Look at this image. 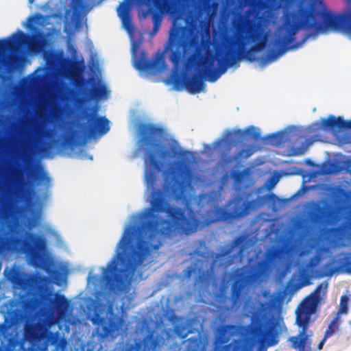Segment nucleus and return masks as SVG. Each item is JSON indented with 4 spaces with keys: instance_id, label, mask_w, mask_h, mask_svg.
Wrapping results in <instances>:
<instances>
[{
    "instance_id": "obj_1",
    "label": "nucleus",
    "mask_w": 351,
    "mask_h": 351,
    "mask_svg": "<svg viewBox=\"0 0 351 351\" xmlns=\"http://www.w3.org/2000/svg\"><path fill=\"white\" fill-rule=\"evenodd\" d=\"M139 143L146 152L145 181L147 189H153L151 207L143 212L141 217L149 219L141 222L134 240L132 239L135 234L133 227L125 231L108 263H143L153 252L160 248L162 239L171 237L176 232L186 235L191 234L197 230L202 223L196 217L195 210L189 204L185 206L188 213L186 216L184 209L169 204L165 191L154 189L156 173L160 171L162 167V162L157 158L156 153L159 152L162 158L180 157L183 160L176 162V169L171 171L173 176L168 188L177 199L183 197L190 179L189 166L184 161L188 158L189 152L182 150L177 146L172 147L169 152L160 150V138L165 134V130L161 126L142 123L139 126Z\"/></svg>"
},
{
    "instance_id": "obj_2",
    "label": "nucleus",
    "mask_w": 351,
    "mask_h": 351,
    "mask_svg": "<svg viewBox=\"0 0 351 351\" xmlns=\"http://www.w3.org/2000/svg\"><path fill=\"white\" fill-rule=\"evenodd\" d=\"M219 38V40H215V53L207 54L199 60L198 65L202 67L199 74L177 77L176 84L182 85L191 94L199 93L206 86L201 77L215 82L238 62L243 48L248 44L254 43L248 49V53L261 51L266 45L261 24L242 14L232 18L230 34L229 29L226 28L221 32Z\"/></svg>"
},
{
    "instance_id": "obj_3",
    "label": "nucleus",
    "mask_w": 351,
    "mask_h": 351,
    "mask_svg": "<svg viewBox=\"0 0 351 351\" xmlns=\"http://www.w3.org/2000/svg\"><path fill=\"white\" fill-rule=\"evenodd\" d=\"M348 11L339 15L314 7L300 8L298 14L286 19L274 42V48L267 55V59L274 61L283 54L295 40V35L300 29L315 35L332 30L351 36V0H348Z\"/></svg>"
},
{
    "instance_id": "obj_4",
    "label": "nucleus",
    "mask_w": 351,
    "mask_h": 351,
    "mask_svg": "<svg viewBox=\"0 0 351 351\" xmlns=\"http://www.w3.org/2000/svg\"><path fill=\"white\" fill-rule=\"evenodd\" d=\"M147 265H107L101 278L102 289L106 292L99 291L96 299L90 300L88 305V311L93 312L92 322L97 326V332L106 337L118 330L121 318L114 313V304L110 295L128 291L131 280L128 269H136Z\"/></svg>"
},
{
    "instance_id": "obj_5",
    "label": "nucleus",
    "mask_w": 351,
    "mask_h": 351,
    "mask_svg": "<svg viewBox=\"0 0 351 351\" xmlns=\"http://www.w3.org/2000/svg\"><path fill=\"white\" fill-rule=\"evenodd\" d=\"M328 282H322L299 305L295 311V323L300 328L298 334L288 339L291 347L298 351H313L311 348L313 332L308 330L311 315L316 311L326 295Z\"/></svg>"
},
{
    "instance_id": "obj_6",
    "label": "nucleus",
    "mask_w": 351,
    "mask_h": 351,
    "mask_svg": "<svg viewBox=\"0 0 351 351\" xmlns=\"http://www.w3.org/2000/svg\"><path fill=\"white\" fill-rule=\"evenodd\" d=\"M25 255L27 263H64L46 260L47 241L44 236L26 232L25 238L0 233V255L7 252Z\"/></svg>"
},
{
    "instance_id": "obj_7",
    "label": "nucleus",
    "mask_w": 351,
    "mask_h": 351,
    "mask_svg": "<svg viewBox=\"0 0 351 351\" xmlns=\"http://www.w3.org/2000/svg\"><path fill=\"white\" fill-rule=\"evenodd\" d=\"M253 244L247 234L236 237L231 243L219 246L217 252L208 249L204 241H199L196 248L190 254L192 263H235V259H242L246 255V250Z\"/></svg>"
},
{
    "instance_id": "obj_8",
    "label": "nucleus",
    "mask_w": 351,
    "mask_h": 351,
    "mask_svg": "<svg viewBox=\"0 0 351 351\" xmlns=\"http://www.w3.org/2000/svg\"><path fill=\"white\" fill-rule=\"evenodd\" d=\"M280 265H243L245 267L256 268L261 273L263 269L279 266ZM287 269L291 267H300L288 282L287 287L291 291H296L300 289L310 285L313 280L324 277H330L339 272L351 274V265H337V267H329L332 265H281Z\"/></svg>"
},
{
    "instance_id": "obj_9",
    "label": "nucleus",
    "mask_w": 351,
    "mask_h": 351,
    "mask_svg": "<svg viewBox=\"0 0 351 351\" xmlns=\"http://www.w3.org/2000/svg\"><path fill=\"white\" fill-rule=\"evenodd\" d=\"M29 21L27 28L32 34H27L18 30L10 37L0 40V53L13 51L16 45H24L33 53H38L43 50L47 43L46 35L34 25L35 18L30 17Z\"/></svg>"
},
{
    "instance_id": "obj_10",
    "label": "nucleus",
    "mask_w": 351,
    "mask_h": 351,
    "mask_svg": "<svg viewBox=\"0 0 351 351\" xmlns=\"http://www.w3.org/2000/svg\"><path fill=\"white\" fill-rule=\"evenodd\" d=\"M230 204L232 205L231 211H228L219 206L207 210L205 213L204 226L219 221H230L241 219L249 214L255 206V202L244 200L242 197L237 196L230 202H229Z\"/></svg>"
},
{
    "instance_id": "obj_11",
    "label": "nucleus",
    "mask_w": 351,
    "mask_h": 351,
    "mask_svg": "<svg viewBox=\"0 0 351 351\" xmlns=\"http://www.w3.org/2000/svg\"><path fill=\"white\" fill-rule=\"evenodd\" d=\"M188 46L189 35L186 27L178 25L174 20L169 32L166 50L169 49L171 51L169 60L173 63V69L176 71L181 68L183 55Z\"/></svg>"
},
{
    "instance_id": "obj_12",
    "label": "nucleus",
    "mask_w": 351,
    "mask_h": 351,
    "mask_svg": "<svg viewBox=\"0 0 351 351\" xmlns=\"http://www.w3.org/2000/svg\"><path fill=\"white\" fill-rule=\"evenodd\" d=\"M140 5L149 8L154 24L161 25L162 15L176 14L184 6L186 0H136Z\"/></svg>"
},
{
    "instance_id": "obj_13",
    "label": "nucleus",
    "mask_w": 351,
    "mask_h": 351,
    "mask_svg": "<svg viewBox=\"0 0 351 351\" xmlns=\"http://www.w3.org/2000/svg\"><path fill=\"white\" fill-rule=\"evenodd\" d=\"M98 106H94L83 112L86 119V133L90 137L103 136L110 130V122L105 117H98Z\"/></svg>"
},
{
    "instance_id": "obj_14",
    "label": "nucleus",
    "mask_w": 351,
    "mask_h": 351,
    "mask_svg": "<svg viewBox=\"0 0 351 351\" xmlns=\"http://www.w3.org/2000/svg\"><path fill=\"white\" fill-rule=\"evenodd\" d=\"M268 311V304L266 303H261V310L255 316L256 330L258 335L263 340L267 339L276 334L274 328L276 322L275 321L271 322V319L267 320V323L271 324V326L269 328H265V322L267 319Z\"/></svg>"
},
{
    "instance_id": "obj_15",
    "label": "nucleus",
    "mask_w": 351,
    "mask_h": 351,
    "mask_svg": "<svg viewBox=\"0 0 351 351\" xmlns=\"http://www.w3.org/2000/svg\"><path fill=\"white\" fill-rule=\"evenodd\" d=\"M43 306L45 308L63 313L69 306V302L64 295L55 293L48 294L43 297Z\"/></svg>"
},
{
    "instance_id": "obj_16",
    "label": "nucleus",
    "mask_w": 351,
    "mask_h": 351,
    "mask_svg": "<svg viewBox=\"0 0 351 351\" xmlns=\"http://www.w3.org/2000/svg\"><path fill=\"white\" fill-rule=\"evenodd\" d=\"M132 3V0H123L117 8V15L123 27L130 34H132L134 29L130 14Z\"/></svg>"
},
{
    "instance_id": "obj_17",
    "label": "nucleus",
    "mask_w": 351,
    "mask_h": 351,
    "mask_svg": "<svg viewBox=\"0 0 351 351\" xmlns=\"http://www.w3.org/2000/svg\"><path fill=\"white\" fill-rule=\"evenodd\" d=\"M24 337L32 345H38L47 338V332L35 324H27L24 328Z\"/></svg>"
},
{
    "instance_id": "obj_18",
    "label": "nucleus",
    "mask_w": 351,
    "mask_h": 351,
    "mask_svg": "<svg viewBox=\"0 0 351 351\" xmlns=\"http://www.w3.org/2000/svg\"><path fill=\"white\" fill-rule=\"evenodd\" d=\"M134 66L141 71L158 72L165 68V63L162 57H159L156 60H147L141 57L135 61Z\"/></svg>"
},
{
    "instance_id": "obj_19",
    "label": "nucleus",
    "mask_w": 351,
    "mask_h": 351,
    "mask_svg": "<svg viewBox=\"0 0 351 351\" xmlns=\"http://www.w3.org/2000/svg\"><path fill=\"white\" fill-rule=\"evenodd\" d=\"M251 277L244 273H239L237 275L236 279L232 284L231 291V298L233 304L240 300L243 290L250 283Z\"/></svg>"
},
{
    "instance_id": "obj_20",
    "label": "nucleus",
    "mask_w": 351,
    "mask_h": 351,
    "mask_svg": "<svg viewBox=\"0 0 351 351\" xmlns=\"http://www.w3.org/2000/svg\"><path fill=\"white\" fill-rule=\"evenodd\" d=\"M321 124L324 130L351 129V120L346 121L343 117H335L333 115H330L328 118L322 119Z\"/></svg>"
},
{
    "instance_id": "obj_21",
    "label": "nucleus",
    "mask_w": 351,
    "mask_h": 351,
    "mask_svg": "<svg viewBox=\"0 0 351 351\" xmlns=\"http://www.w3.org/2000/svg\"><path fill=\"white\" fill-rule=\"evenodd\" d=\"M322 230L324 232L323 240L330 245L335 244L339 241L343 234V230L339 227L324 228Z\"/></svg>"
},
{
    "instance_id": "obj_22",
    "label": "nucleus",
    "mask_w": 351,
    "mask_h": 351,
    "mask_svg": "<svg viewBox=\"0 0 351 351\" xmlns=\"http://www.w3.org/2000/svg\"><path fill=\"white\" fill-rule=\"evenodd\" d=\"M82 139V136L79 130L71 125L69 126L66 133L64 136V144L67 147H72L77 145Z\"/></svg>"
},
{
    "instance_id": "obj_23",
    "label": "nucleus",
    "mask_w": 351,
    "mask_h": 351,
    "mask_svg": "<svg viewBox=\"0 0 351 351\" xmlns=\"http://www.w3.org/2000/svg\"><path fill=\"white\" fill-rule=\"evenodd\" d=\"M106 94V88L104 85H95L89 90L87 97L88 99H95L101 98Z\"/></svg>"
},
{
    "instance_id": "obj_24",
    "label": "nucleus",
    "mask_w": 351,
    "mask_h": 351,
    "mask_svg": "<svg viewBox=\"0 0 351 351\" xmlns=\"http://www.w3.org/2000/svg\"><path fill=\"white\" fill-rule=\"evenodd\" d=\"M253 154V151L250 148L241 149L234 156H228L223 158L226 164H230L233 161H236L241 158H247Z\"/></svg>"
},
{
    "instance_id": "obj_25",
    "label": "nucleus",
    "mask_w": 351,
    "mask_h": 351,
    "mask_svg": "<svg viewBox=\"0 0 351 351\" xmlns=\"http://www.w3.org/2000/svg\"><path fill=\"white\" fill-rule=\"evenodd\" d=\"M250 173V169L247 168L243 171L233 170L231 172V176L233 179L234 185L240 186L245 178Z\"/></svg>"
},
{
    "instance_id": "obj_26",
    "label": "nucleus",
    "mask_w": 351,
    "mask_h": 351,
    "mask_svg": "<svg viewBox=\"0 0 351 351\" xmlns=\"http://www.w3.org/2000/svg\"><path fill=\"white\" fill-rule=\"evenodd\" d=\"M329 213L324 208H319L313 216V221L318 225H324L328 221Z\"/></svg>"
},
{
    "instance_id": "obj_27",
    "label": "nucleus",
    "mask_w": 351,
    "mask_h": 351,
    "mask_svg": "<svg viewBox=\"0 0 351 351\" xmlns=\"http://www.w3.org/2000/svg\"><path fill=\"white\" fill-rule=\"evenodd\" d=\"M33 133L35 138L40 141L42 138L49 137L51 134V130L45 128L41 124H36L33 128Z\"/></svg>"
},
{
    "instance_id": "obj_28",
    "label": "nucleus",
    "mask_w": 351,
    "mask_h": 351,
    "mask_svg": "<svg viewBox=\"0 0 351 351\" xmlns=\"http://www.w3.org/2000/svg\"><path fill=\"white\" fill-rule=\"evenodd\" d=\"M235 133L240 137L247 136L255 141L259 140L261 138V133L256 131V128L254 126H250L245 131L242 130H237Z\"/></svg>"
},
{
    "instance_id": "obj_29",
    "label": "nucleus",
    "mask_w": 351,
    "mask_h": 351,
    "mask_svg": "<svg viewBox=\"0 0 351 351\" xmlns=\"http://www.w3.org/2000/svg\"><path fill=\"white\" fill-rule=\"evenodd\" d=\"M338 321H339V317L337 316L330 323V324L324 334L325 339H328V337H331L333 334H335V332H337L339 330V327Z\"/></svg>"
},
{
    "instance_id": "obj_30",
    "label": "nucleus",
    "mask_w": 351,
    "mask_h": 351,
    "mask_svg": "<svg viewBox=\"0 0 351 351\" xmlns=\"http://www.w3.org/2000/svg\"><path fill=\"white\" fill-rule=\"evenodd\" d=\"M313 143V141L311 139H308L301 147H295L293 149V154L295 156H300L304 154L308 147L311 146Z\"/></svg>"
},
{
    "instance_id": "obj_31",
    "label": "nucleus",
    "mask_w": 351,
    "mask_h": 351,
    "mask_svg": "<svg viewBox=\"0 0 351 351\" xmlns=\"http://www.w3.org/2000/svg\"><path fill=\"white\" fill-rule=\"evenodd\" d=\"M284 134L283 132L271 134L267 136V138L272 144L279 145L283 142Z\"/></svg>"
},
{
    "instance_id": "obj_32",
    "label": "nucleus",
    "mask_w": 351,
    "mask_h": 351,
    "mask_svg": "<svg viewBox=\"0 0 351 351\" xmlns=\"http://www.w3.org/2000/svg\"><path fill=\"white\" fill-rule=\"evenodd\" d=\"M221 351H248L247 349L244 347L240 343H237L234 345L228 343L223 346Z\"/></svg>"
},
{
    "instance_id": "obj_33",
    "label": "nucleus",
    "mask_w": 351,
    "mask_h": 351,
    "mask_svg": "<svg viewBox=\"0 0 351 351\" xmlns=\"http://www.w3.org/2000/svg\"><path fill=\"white\" fill-rule=\"evenodd\" d=\"M247 263H252V259H250ZM254 263H264V264H266V263H276V262H273L271 261H257V262H255ZM282 263H304V262H300V261H286V262H283ZM306 263H319V261H315L314 259H311V261H308Z\"/></svg>"
},
{
    "instance_id": "obj_34",
    "label": "nucleus",
    "mask_w": 351,
    "mask_h": 351,
    "mask_svg": "<svg viewBox=\"0 0 351 351\" xmlns=\"http://www.w3.org/2000/svg\"><path fill=\"white\" fill-rule=\"evenodd\" d=\"M229 330L230 326H227L221 330L220 332V337L218 339L219 343H226L229 341V336H226V333L229 332Z\"/></svg>"
},
{
    "instance_id": "obj_35",
    "label": "nucleus",
    "mask_w": 351,
    "mask_h": 351,
    "mask_svg": "<svg viewBox=\"0 0 351 351\" xmlns=\"http://www.w3.org/2000/svg\"><path fill=\"white\" fill-rule=\"evenodd\" d=\"M254 52H249L248 49H246V47L243 48V52L242 54L239 56L238 58V61H239L241 59L243 58L247 60H250L251 62L254 61L256 60V58L254 55Z\"/></svg>"
},
{
    "instance_id": "obj_36",
    "label": "nucleus",
    "mask_w": 351,
    "mask_h": 351,
    "mask_svg": "<svg viewBox=\"0 0 351 351\" xmlns=\"http://www.w3.org/2000/svg\"><path fill=\"white\" fill-rule=\"evenodd\" d=\"M39 302L40 300L38 298H32L27 300L25 303L24 306L27 309L33 310L38 305Z\"/></svg>"
},
{
    "instance_id": "obj_37",
    "label": "nucleus",
    "mask_w": 351,
    "mask_h": 351,
    "mask_svg": "<svg viewBox=\"0 0 351 351\" xmlns=\"http://www.w3.org/2000/svg\"><path fill=\"white\" fill-rule=\"evenodd\" d=\"M348 311V298L343 295L341 298L340 309L339 313H346Z\"/></svg>"
},
{
    "instance_id": "obj_38",
    "label": "nucleus",
    "mask_w": 351,
    "mask_h": 351,
    "mask_svg": "<svg viewBox=\"0 0 351 351\" xmlns=\"http://www.w3.org/2000/svg\"><path fill=\"white\" fill-rule=\"evenodd\" d=\"M35 269H50L53 267H62L68 265H30Z\"/></svg>"
},
{
    "instance_id": "obj_39",
    "label": "nucleus",
    "mask_w": 351,
    "mask_h": 351,
    "mask_svg": "<svg viewBox=\"0 0 351 351\" xmlns=\"http://www.w3.org/2000/svg\"><path fill=\"white\" fill-rule=\"evenodd\" d=\"M35 178L40 182H44L47 184L50 182V178L45 173L36 174Z\"/></svg>"
},
{
    "instance_id": "obj_40",
    "label": "nucleus",
    "mask_w": 351,
    "mask_h": 351,
    "mask_svg": "<svg viewBox=\"0 0 351 351\" xmlns=\"http://www.w3.org/2000/svg\"><path fill=\"white\" fill-rule=\"evenodd\" d=\"M16 62L17 61L14 58H10L6 62V64L9 66L10 68L13 69L15 66Z\"/></svg>"
},
{
    "instance_id": "obj_41",
    "label": "nucleus",
    "mask_w": 351,
    "mask_h": 351,
    "mask_svg": "<svg viewBox=\"0 0 351 351\" xmlns=\"http://www.w3.org/2000/svg\"><path fill=\"white\" fill-rule=\"evenodd\" d=\"M327 339H325V336L324 337V338L322 339V340L319 343L318 346H317V349L319 350H322L323 348V346L325 343V341H326Z\"/></svg>"
},
{
    "instance_id": "obj_42",
    "label": "nucleus",
    "mask_w": 351,
    "mask_h": 351,
    "mask_svg": "<svg viewBox=\"0 0 351 351\" xmlns=\"http://www.w3.org/2000/svg\"><path fill=\"white\" fill-rule=\"evenodd\" d=\"M160 26V25L154 24L152 34H156L158 32V31L159 30Z\"/></svg>"
},
{
    "instance_id": "obj_43",
    "label": "nucleus",
    "mask_w": 351,
    "mask_h": 351,
    "mask_svg": "<svg viewBox=\"0 0 351 351\" xmlns=\"http://www.w3.org/2000/svg\"><path fill=\"white\" fill-rule=\"evenodd\" d=\"M328 263H348V264H350L351 263V261H339V262H337L335 261H330Z\"/></svg>"
},
{
    "instance_id": "obj_44",
    "label": "nucleus",
    "mask_w": 351,
    "mask_h": 351,
    "mask_svg": "<svg viewBox=\"0 0 351 351\" xmlns=\"http://www.w3.org/2000/svg\"><path fill=\"white\" fill-rule=\"evenodd\" d=\"M6 329V326L4 324H0V332L2 333Z\"/></svg>"
},
{
    "instance_id": "obj_45",
    "label": "nucleus",
    "mask_w": 351,
    "mask_h": 351,
    "mask_svg": "<svg viewBox=\"0 0 351 351\" xmlns=\"http://www.w3.org/2000/svg\"><path fill=\"white\" fill-rule=\"evenodd\" d=\"M217 265H214V264H212V265H210V269H213L215 267V266H216ZM219 266H224L225 268H228L229 266H230L231 265H218Z\"/></svg>"
},
{
    "instance_id": "obj_46",
    "label": "nucleus",
    "mask_w": 351,
    "mask_h": 351,
    "mask_svg": "<svg viewBox=\"0 0 351 351\" xmlns=\"http://www.w3.org/2000/svg\"><path fill=\"white\" fill-rule=\"evenodd\" d=\"M278 182V179L272 178L271 179V186H274Z\"/></svg>"
},
{
    "instance_id": "obj_47",
    "label": "nucleus",
    "mask_w": 351,
    "mask_h": 351,
    "mask_svg": "<svg viewBox=\"0 0 351 351\" xmlns=\"http://www.w3.org/2000/svg\"><path fill=\"white\" fill-rule=\"evenodd\" d=\"M152 348H154L156 346V341L155 339H152Z\"/></svg>"
},
{
    "instance_id": "obj_48",
    "label": "nucleus",
    "mask_w": 351,
    "mask_h": 351,
    "mask_svg": "<svg viewBox=\"0 0 351 351\" xmlns=\"http://www.w3.org/2000/svg\"><path fill=\"white\" fill-rule=\"evenodd\" d=\"M10 230H11V232H12V233H16V232H17L16 229V228H12L10 229Z\"/></svg>"
},
{
    "instance_id": "obj_49",
    "label": "nucleus",
    "mask_w": 351,
    "mask_h": 351,
    "mask_svg": "<svg viewBox=\"0 0 351 351\" xmlns=\"http://www.w3.org/2000/svg\"><path fill=\"white\" fill-rule=\"evenodd\" d=\"M36 18H37L38 19H43V16H42L41 14H37V15H36Z\"/></svg>"
},
{
    "instance_id": "obj_50",
    "label": "nucleus",
    "mask_w": 351,
    "mask_h": 351,
    "mask_svg": "<svg viewBox=\"0 0 351 351\" xmlns=\"http://www.w3.org/2000/svg\"><path fill=\"white\" fill-rule=\"evenodd\" d=\"M12 265H13V268H18L19 267H17V266H19L20 265L14 264Z\"/></svg>"
},
{
    "instance_id": "obj_51",
    "label": "nucleus",
    "mask_w": 351,
    "mask_h": 351,
    "mask_svg": "<svg viewBox=\"0 0 351 351\" xmlns=\"http://www.w3.org/2000/svg\"><path fill=\"white\" fill-rule=\"evenodd\" d=\"M276 343H277V341H274L271 343V345H275Z\"/></svg>"
},
{
    "instance_id": "obj_52",
    "label": "nucleus",
    "mask_w": 351,
    "mask_h": 351,
    "mask_svg": "<svg viewBox=\"0 0 351 351\" xmlns=\"http://www.w3.org/2000/svg\"><path fill=\"white\" fill-rule=\"evenodd\" d=\"M348 165L351 167V160L348 162Z\"/></svg>"
},
{
    "instance_id": "obj_53",
    "label": "nucleus",
    "mask_w": 351,
    "mask_h": 351,
    "mask_svg": "<svg viewBox=\"0 0 351 351\" xmlns=\"http://www.w3.org/2000/svg\"><path fill=\"white\" fill-rule=\"evenodd\" d=\"M199 278H202V280H204V276H200Z\"/></svg>"
},
{
    "instance_id": "obj_54",
    "label": "nucleus",
    "mask_w": 351,
    "mask_h": 351,
    "mask_svg": "<svg viewBox=\"0 0 351 351\" xmlns=\"http://www.w3.org/2000/svg\"><path fill=\"white\" fill-rule=\"evenodd\" d=\"M192 267L189 268V272L191 271Z\"/></svg>"
},
{
    "instance_id": "obj_55",
    "label": "nucleus",
    "mask_w": 351,
    "mask_h": 351,
    "mask_svg": "<svg viewBox=\"0 0 351 351\" xmlns=\"http://www.w3.org/2000/svg\"><path fill=\"white\" fill-rule=\"evenodd\" d=\"M193 265V266H197L198 265L194 264V265Z\"/></svg>"
},
{
    "instance_id": "obj_56",
    "label": "nucleus",
    "mask_w": 351,
    "mask_h": 351,
    "mask_svg": "<svg viewBox=\"0 0 351 351\" xmlns=\"http://www.w3.org/2000/svg\"><path fill=\"white\" fill-rule=\"evenodd\" d=\"M0 263H1V262L0 261Z\"/></svg>"
}]
</instances>
